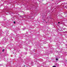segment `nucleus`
Listing matches in <instances>:
<instances>
[{
	"mask_svg": "<svg viewBox=\"0 0 67 67\" xmlns=\"http://www.w3.org/2000/svg\"><path fill=\"white\" fill-rule=\"evenodd\" d=\"M32 16H29V17H27V19H32Z\"/></svg>",
	"mask_w": 67,
	"mask_h": 67,
	"instance_id": "1",
	"label": "nucleus"
},
{
	"mask_svg": "<svg viewBox=\"0 0 67 67\" xmlns=\"http://www.w3.org/2000/svg\"><path fill=\"white\" fill-rule=\"evenodd\" d=\"M58 60V59L56 58V60Z\"/></svg>",
	"mask_w": 67,
	"mask_h": 67,
	"instance_id": "2",
	"label": "nucleus"
},
{
	"mask_svg": "<svg viewBox=\"0 0 67 67\" xmlns=\"http://www.w3.org/2000/svg\"><path fill=\"white\" fill-rule=\"evenodd\" d=\"M4 49H3L2 50V52H4Z\"/></svg>",
	"mask_w": 67,
	"mask_h": 67,
	"instance_id": "3",
	"label": "nucleus"
},
{
	"mask_svg": "<svg viewBox=\"0 0 67 67\" xmlns=\"http://www.w3.org/2000/svg\"><path fill=\"white\" fill-rule=\"evenodd\" d=\"M14 24H15V21L14 22Z\"/></svg>",
	"mask_w": 67,
	"mask_h": 67,
	"instance_id": "4",
	"label": "nucleus"
},
{
	"mask_svg": "<svg viewBox=\"0 0 67 67\" xmlns=\"http://www.w3.org/2000/svg\"><path fill=\"white\" fill-rule=\"evenodd\" d=\"M59 23H60V22H58V24H59Z\"/></svg>",
	"mask_w": 67,
	"mask_h": 67,
	"instance_id": "5",
	"label": "nucleus"
},
{
	"mask_svg": "<svg viewBox=\"0 0 67 67\" xmlns=\"http://www.w3.org/2000/svg\"><path fill=\"white\" fill-rule=\"evenodd\" d=\"M53 67H56V66H53Z\"/></svg>",
	"mask_w": 67,
	"mask_h": 67,
	"instance_id": "6",
	"label": "nucleus"
},
{
	"mask_svg": "<svg viewBox=\"0 0 67 67\" xmlns=\"http://www.w3.org/2000/svg\"><path fill=\"white\" fill-rule=\"evenodd\" d=\"M25 49H26V50H27V49L26 48Z\"/></svg>",
	"mask_w": 67,
	"mask_h": 67,
	"instance_id": "7",
	"label": "nucleus"
},
{
	"mask_svg": "<svg viewBox=\"0 0 67 67\" xmlns=\"http://www.w3.org/2000/svg\"><path fill=\"white\" fill-rule=\"evenodd\" d=\"M65 29H66L65 28H64V29H63V30H65Z\"/></svg>",
	"mask_w": 67,
	"mask_h": 67,
	"instance_id": "8",
	"label": "nucleus"
},
{
	"mask_svg": "<svg viewBox=\"0 0 67 67\" xmlns=\"http://www.w3.org/2000/svg\"><path fill=\"white\" fill-rule=\"evenodd\" d=\"M62 30H60V31H62Z\"/></svg>",
	"mask_w": 67,
	"mask_h": 67,
	"instance_id": "9",
	"label": "nucleus"
},
{
	"mask_svg": "<svg viewBox=\"0 0 67 67\" xmlns=\"http://www.w3.org/2000/svg\"><path fill=\"white\" fill-rule=\"evenodd\" d=\"M65 33H67V31H66L65 32Z\"/></svg>",
	"mask_w": 67,
	"mask_h": 67,
	"instance_id": "10",
	"label": "nucleus"
},
{
	"mask_svg": "<svg viewBox=\"0 0 67 67\" xmlns=\"http://www.w3.org/2000/svg\"><path fill=\"white\" fill-rule=\"evenodd\" d=\"M44 22H46V21H45V20H44Z\"/></svg>",
	"mask_w": 67,
	"mask_h": 67,
	"instance_id": "11",
	"label": "nucleus"
},
{
	"mask_svg": "<svg viewBox=\"0 0 67 67\" xmlns=\"http://www.w3.org/2000/svg\"><path fill=\"white\" fill-rule=\"evenodd\" d=\"M66 27H67V25H66Z\"/></svg>",
	"mask_w": 67,
	"mask_h": 67,
	"instance_id": "12",
	"label": "nucleus"
},
{
	"mask_svg": "<svg viewBox=\"0 0 67 67\" xmlns=\"http://www.w3.org/2000/svg\"><path fill=\"white\" fill-rule=\"evenodd\" d=\"M24 30H25V29H23Z\"/></svg>",
	"mask_w": 67,
	"mask_h": 67,
	"instance_id": "13",
	"label": "nucleus"
},
{
	"mask_svg": "<svg viewBox=\"0 0 67 67\" xmlns=\"http://www.w3.org/2000/svg\"><path fill=\"white\" fill-rule=\"evenodd\" d=\"M31 14H30V15H31Z\"/></svg>",
	"mask_w": 67,
	"mask_h": 67,
	"instance_id": "14",
	"label": "nucleus"
},
{
	"mask_svg": "<svg viewBox=\"0 0 67 67\" xmlns=\"http://www.w3.org/2000/svg\"><path fill=\"white\" fill-rule=\"evenodd\" d=\"M46 23H47V22H46Z\"/></svg>",
	"mask_w": 67,
	"mask_h": 67,
	"instance_id": "15",
	"label": "nucleus"
}]
</instances>
